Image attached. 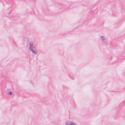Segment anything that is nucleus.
<instances>
[{"label":"nucleus","mask_w":125,"mask_h":125,"mask_svg":"<svg viewBox=\"0 0 125 125\" xmlns=\"http://www.w3.org/2000/svg\"><path fill=\"white\" fill-rule=\"evenodd\" d=\"M29 48L30 51H31L32 53L35 54H37L38 51L36 49V47L34 46V43L33 42H30Z\"/></svg>","instance_id":"nucleus-1"},{"label":"nucleus","mask_w":125,"mask_h":125,"mask_svg":"<svg viewBox=\"0 0 125 125\" xmlns=\"http://www.w3.org/2000/svg\"><path fill=\"white\" fill-rule=\"evenodd\" d=\"M65 125H76V124L73 121H69L66 122Z\"/></svg>","instance_id":"nucleus-2"},{"label":"nucleus","mask_w":125,"mask_h":125,"mask_svg":"<svg viewBox=\"0 0 125 125\" xmlns=\"http://www.w3.org/2000/svg\"><path fill=\"white\" fill-rule=\"evenodd\" d=\"M100 40L103 42L106 40V38L105 36H101L100 37Z\"/></svg>","instance_id":"nucleus-3"},{"label":"nucleus","mask_w":125,"mask_h":125,"mask_svg":"<svg viewBox=\"0 0 125 125\" xmlns=\"http://www.w3.org/2000/svg\"><path fill=\"white\" fill-rule=\"evenodd\" d=\"M103 45L105 46H106L108 45V42L105 40L103 42Z\"/></svg>","instance_id":"nucleus-4"},{"label":"nucleus","mask_w":125,"mask_h":125,"mask_svg":"<svg viewBox=\"0 0 125 125\" xmlns=\"http://www.w3.org/2000/svg\"><path fill=\"white\" fill-rule=\"evenodd\" d=\"M7 94L9 96H11L12 95L13 93L12 92H7Z\"/></svg>","instance_id":"nucleus-5"}]
</instances>
